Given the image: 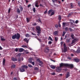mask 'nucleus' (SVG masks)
I'll return each mask as SVG.
<instances>
[{
	"instance_id": "1",
	"label": "nucleus",
	"mask_w": 80,
	"mask_h": 80,
	"mask_svg": "<svg viewBox=\"0 0 80 80\" xmlns=\"http://www.w3.org/2000/svg\"><path fill=\"white\" fill-rule=\"evenodd\" d=\"M20 38V34L18 33H17V34H15L12 37V38L13 39H15V38L16 39H19Z\"/></svg>"
},
{
	"instance_id": "2",
	"label": "nucleus",
	"mask_w": 80,
	"mask_h": 80,
	"mask_svg": "<svg viewBox=\"0 0 80 80\" xmlns=\"http://www.w3.org/2000/svg\"><path fill=\"white\" fill-rule=\"evenodd\" d=\"M36 28L37 33L40 35V33H41V28L39 26H37L36 27Z\"/></svg>"
},
{
	"instance_id": "3",
	"label": "nucleus",
	"mask_w": 80,
	"mask_h": 80,
	"mask_svg": "<svg viewBox=\"0 0 80 80\" xmlns=\"http://www.w3.org/2000/svg\"><path fill=\"white\" fill-rule=\"evenodd\" d=\"M63 47H64V50H63V52H66L67 51V47L66 46V44L65 43H64V45H63Z\"/></svg>"
},
{
	"instance_id": "4",
	"label": "nucleus",
	"mask_w": 80,
	"mask_h": 80,
	"mask_svg": "<svg viewBox=\"0 0 80 80\" xmlns=\"http://www.w3.org/2000/svg\"><path fill=\"white\" fill-rule=\"evenodd\" d=\"M67 67V64L61 63L60 64V67Z\"/></svg>"
},
{
	"instance_id": "5",
	"label": "nucleus",
	"mask_w": 80,
	"mask_h": 80,
	"mask_svg": "<svg viewBox=\"0 0 80 80\" xmlns=\"http://www.w3.org/2000/svg\"><path fill=\"white\" fill-rule=\"evenodd\" d=\"M70 67L71 68H73V65L72 64H67L66 67Z\"/></svg>"
},
{
	"instance_id": "6",
	"label": "nucleus",
	"mask_w": 80,
	"mask_h": 80,
	"mask_svg": "<svg viewBox=\"0 0 80 80\" xmlns=\"http://www.w3.org/2000/svg\"><path fill=\"white\" fill-rule=\"evenodd\" d=\"M70 72H68L66 75V78H68L69 77H70Z\"/></svg>"
},
{
	"instance_id": "7",
	"label": "nucleus",
	"mask_w": 80,
	"mask_h": 80,
	"mask_svg": "<svg viewBox=\"0 0 80 80\" xmlns=\"http://www.w3.org/2000/svg\"><path fill=\"white\" fill-rule=\"evenodd\" d=\"M11 60L13 62H15V61H17L18 60L17 59V58H14L13 57L12 58Z\"/></svg>"
},
{
	"instance_id": "8",
	"label": "nucleus",
	"mask_w": 80,
	"mask_h": 80,
	"mask_svg": "<svg viewBox=\"0 0 80 80\" xmlns=\"http://www.w3.org/2000/svg\"><path fill=\"white\" fill-rule=\"evenodd\" d=\"M20 70L21 72H25V69L23 68L22 67H21L20 68Z\"/></svg>"
},
{
	"instance_id": "9",
	"label": "nucleus",
	"mask_w": 80,
	"mask_h": 80,
	"mask_svg": "<svg viewBox=\"0 0 80 80\" xmlns=\"http://www.w3.org/2000/svg\"><path fill=\"white\" fill-rule=\"evenodd\" d=\"M77 39H74V40H72V42L71 43V44H73V43H75V42H77Z\"/></svg>"
},
{
	"instance_id": "10",
	"label": "nucleus",
	"mask_w": 80,
	"mask_h": 80,
	"mask_svg": "<svg viewBox=\"0 0 80 80\" xmlns=\"http://www.w3.org/2000/svg\"><path fill=\"white\" fill-rule=\"evenodd\" d=\"M61 70H62V69H61L60 68H58L56 69V71L57 72H60V71H61Z\"/></svg>"
},
{
	"instance_id": "11",
	"label": "nucleus",
	"mask_w": 80,
	"mask_h": 80,
	"mask_svg": "<svg viewBox=\"0 0 80 80\" xmlns=\"http://www.w3.org/2000/svg\"><path fill=\"white\" fill-rule=\"evenodd\" d=\"M22 68H26V69H27V68H28V66L26 65H22Z\"/></svg>"
},
{
	"instance_id": "12",
	"label": "nucleus",
	"mask_w": 80,
	"mask_h": 80,
	"mask_svg": "<svg viewBox=\"0 0 80 80\" xmlns=\"http://www.w3.org/2000/svg\"><path fill=\"white\" fill-rule=\"evenodd\" d=\"M50 67L51 68H52V69H55V66L53 65H51L50 66Z\"/></svg>"
},
{
	"instance_id": "13",
	"label": "nucleus",
	"mask_w": 80,
	"mask_h": 80,
	"mask_svg": "<svg viewBox=\"0 0 80 80\" xmlns=\"http://www.w3.org/2000/svg\"><path fill=\"white\" fill-rule=\"evenodd\" d=\"M70 8H72V9L73 8V3H71L70 4Z\"/></svg>"
},
{
	"instance_id": "14",
	"label": "nucleus",
	"mask_w": 80,
	"mask_h": 80,
	"mask_svg": "<svg viewBox=\"0 0 80 80\" xmlns=\"http://www.w3.org/2000/svg\"><path fill=\"white\" fill-rule=\"evenodd\" d=\"M28 39L27 38H25L23 39L24 41V42H26V43H28V41H29V40H28Z\"/></svg>"
},
{
	"instance_id": "15",
	"label": "nucleus",
	"mask_w": 80,
	"mask_h": 80,
	"mask_svg": "<svg viewBox=\"0 0 80 80\" xmlns=\"http://www.w3.org/2000/svg\"><path fill=\"white\" fill-rule=\"evenodd\" d=\"M17 12L18 13H19V14L20 13V9H19V8H18L17 9Z\"/></svg>"
},
{
	"instance_id": "16",
	"label": "nucleus",
	"mask_w": 80,
	"mask_h": 80,
	"mask_svg": "<svg viewBox=\"0 0 80 80\" xmlns=\"http://www.w3.org/2000/svg\"><path fill=\"white\" fill-rule=\"evenodd\" d=\"M58 31H55L53 32V34L54 35H58Z\"/></svg>"
},
{
	"instance_id": "17",
	"label": "nucleus",
	"mask_w": 80,
	"mask_h": 80,
	"mask_svg": "<svg viewBox=\"0 0 80 80\" xmlns=\"http://www.w3.org/2000/svg\"><path fill=\"white\" fill-rule=\"evenodd\" d=\"M58 19L59 21H61L62 18H61V16L60 15H59L58 16Z\"/></svg>"
},
{
	"instance_id": "18",
	"label": "nucleus",
	"mask_w": 80,
	"mask_h": 80,
	"mask_svg": "<svg viewBox=\"0 0 80 80\" xmlns=\"http://www.w3.org/2000/svg\"><path fill=\"white\" fill-rule=\"evenodd\" d=\"M5 58H3V61H2L3 65H5Z\"/></svg>"
},
{
	"instance_id": "19",
	"label": "nucleus",
	"mask_w": 80,
	"mask_h": 80,
	"mask_svg": "<svg viewBox=\"0 0 80 80\" xmlns=\"http://www.w3.org/2000/svg\"><path fill=\"white\" fill-rule=\"evenodd\" d=\"M53 11L52 9H50L48 12V15H50V13L52 12Z\"/></svg>"
},
{
	"instance_id": "20",
	"label": "nucleus",
	"mask_w": 80,
	"mask_h": 80,
	"mask_svg": "<svg viewBox=\"0 0 80 80\" xmlns=\"http://www.w3.org/2000/svg\"><path fill=\"white\" fill-rule=\"evenodd\" d=\"M73 14V12H71V13H69L68 14V17H71L72 16V15Z\"/></svg>"
},
{
	"instance_id": "21",
	"label": "nucleus",
	"mask_w": 80,
	"mask_h": 80,
	"mask_svg": "<svg viewBox=\"0 0 80 80\" xmlns=\"http://www.w3.org/2000/svg\"><path fill=\"white\" fill-rule=\"evenodd\" d=\"M23 51V49L22 48H20L19 49V52H22Z\"/></svg>"
},
{
	"instance_id": "22",
	"label": "nucleus",
	"mask_w": 80,
	"mask_h": 80,
	"mask_svg": "<svg viewBox=\"0 0 80 80\" xmlns=\"http://www.w3.org/2000/svg\"><path fill=\"white\" fill-rule=\"evenodd\" d=\"M16 67V65L15 64H13L11 66V68H15Z\"/></svg>"
},
{
	"instance_id": "23",
	"label": "nucleus",
	"mask_w": 80,
	"mask_h": 80,
	"mask_svg": "<svg viewBox=\"0 0 80 80\" xmlns=\"http://www.w3.org/2000/svg\"><path fill=\"white\" fill-rule=\"evenodd\" d=\"M77 53H79L80 52V48H78L76 51Z\"/></svg>"
},
{
	"instance_id": "24",
	"label": "nucleus",
	"mask_w": 80,
	"mask_h": 80,
	"mask_svg": "<svg viewBox=\"0 0 80 80\" xmlns=\"http://www.w3.org/2000/svg\"><path fill=\"white\" fill-rule=\"evenodd\" d=\"M53 3H57V1L58 0H52Z\"/></svg>"
},
{
	"instance_id": "25",
	"label": "nucleus",
	"mask_w": 80,
	"mask_h": 80,
	"mask_svg": "<svg viewBox=\"0 0 80 80\" xmlns=\"http://www.w3.org/2000/svg\"><path fill=\"white\" fill-rule=\"evenodd\" d=\"M74 60L76 62H79V59H74Z\"/></svg>"
},
{
	"instance_id": "26",
	"label": "nucleus",
	"mask_w": 80,
	"mask_h": 80,
	"mask_svg": "<svg viewBox=\"0 0 80 80\" xmlns=\"http://www.w3.org/2000/svg\"><path fill=\"white\" fill-rule=\"evenodd\" d=\"M71 38H72L73 39L74 38V35H73V34H72L71 35Z\"/></svg>"
},
{
	"instance_id": "27",
	"label": "nucleus",
	"mask_w": 80,
	"mask_h": 80,
	"mask_svg": "<svg viewBox=\"0 0 80 80\" xmlns=\"http://www.w3.org/2000/svg\"><path fill=\"white\" fill-rule=\"evenodd\" d=\"M48 40H50L51 41H53V39H52V37H51L49 36V39H48Z\"/></svg>"
},
{
	"instance_id": "28",
	"label": "nucleus",
	"mask_w": 80,
	"mask_h": 80,
	"mask_svg": "<svg viewBox=\"0 0 80 80\" xmlns=\"http://www.w3.org/2000/svg\"><path fill=\"white\" fill-rule=\"evenodd\" d=\"M70 40L69 39H67L66 40V42L68 43V42H69Z\"/></svg>"
},
{
	"instance_id": "29",
	"label": "nucleus",
	"mask_w": 80,
	"mask_h": 80,
	"mask_svg": "<svg viewBox=\"0 0 80 80\" xmlns=\"http://www.w3.org/2000/svg\"><path fill=\"white\" fill-rule=\"evenodd\" d=\"M46 50H48V51H46V53H48V52H49V49H48V48H46Z\"/></svg>"
},
{
	"instance_id": "30",
	"label": "nucleus",
	"mask_w": 80,
	"mask_h": 80,
	"mask_svg": "<svg viewBox=\"0 0 80 80\" xmlns=\"http://www.w3.org/2000/svg\"><path fill=\"white\" fill-rule=\"evenodd\" d=\"M26 19H27V22H30V20L29 18H26Z\"/></svg>"
},
{
	"instance_id": "31",
	"label": "nucleus",
	"mask_w": 80,
	"mask_h": 80,
	"mask_svg": "<svg viewBox=\"0 0 80 80\" xmlns=\"http://www.w3.org/2000/svg\"><path fill=\"white\" fill-rule=\"evenodd\" d=\"M26 37H30V35H29V34L28 33H27L26 34Z\"/></svg>"
},
{
	"instance_id": "32",
	"label": "nucleus",
	"mask_w": 80,
	"mask_h": 80,
	"mask_svg": "<svg viewBox=\"0 0 80 80\" xmlns=\"http://www.w3.org/2000/svg\"><path fill=\"white\" fill-rule=\"evenodd\" d=\"M66 33V32H63V34H62V37H64V35H65V34Z\"/></svg>"
},
{
	"instance_id": "33",
	"label": "nucleus",
	"mask_w": 80,
	"mask_h": 80,
	"mask_svg": "<svg viewBox=\"0 0 80 80\" xmlns=\"http://www.w3.org/2000/svg\"><path fill=\"white\" fill-rule=\"evenodd\" d=\"M1 41H5V39L3 38H2V37H1Z\"/></svg>"
},
{
	"instance_id": "34",
	"label": "nucleus",
	"mask_w": 80,
	"mask_h": 80,
	"mask_svg": "<svg viewBox=\"0 0 80 80\" xmlns=\"http://www.w3.org/2000/svg\"><path fill=\"white\" fill-rule=\"evenodd\" d=\"M55 41H57L58 40V37H55Z\"/></svg>"
},
{
	"instance_id": "35",
	"label": "nucleus",
	"mask_w": 80,
	"mask_h": 80,
	"mask_svg": "<svg viewBox=\"0 0 80 80\" xmlns=\"http://www.w3.org/2000/svg\"><path fill=\"white\" fill-rule=\"evenodd\" d=\"M22 47L23 48H27V46L25 45H22Z\"/></svg>"
},
{
	"instance_id": "36",
	"label": "nucleus",
	"mask_w": 80,
	"mask_h": 80,
	"mask_svg": "<svg viewBox=\"0 0 80 80\" xmlns=\"http://www.w3.org/2000/svg\"><path fill=\"white\" fill-rule=\"evenodd\" d=\"M67 25V24H66V23H65V22L62 23V25L63 26H64V27H65V25Z\"/></svg>"
},
{
	"instance_id": "37",
	"label": "nucleus",
	"mask_w": 80,
	"mask_h": 80,
	"mask_svg": "<svg viewBox=\"0 0 80 80\" xmlns=\"http://www.w3.org/2000/svg\"><path fill=\"white\" fill-rule=\"evenodd\" d=\"M28 66L29 67H30V68H32V67H33L32 65L30 64H28Z\"/></svg>"
},
{
	"instance_id": "38",
	"label": "nucleus",
	"mask_w": 80,
	"mask_h": 80,
	"mask_svg": "<svg viewBox=\"0 0 80 80\" xmlns=\"http://www.w3.org/2000/svg\"><path fill=\"white\" fill-rule=\"evenodd\" d=\"M55 28H57L58 27V24H55Z\"/></svg>"
},
{
	"instance_id": "39",
	"label": "nucleus",
	"mask_w": 80,
	"mask_h": 80,
	"mask_svg": "<svg viewBox=\"0 0 80 80\" xmlns=\"http://www.w3.org/2000/svg\"><path fill=\"white\" fill-rule=\"evenodd\" d=\"M54 13H55V12H52L51 13L50 16H52V15H54Z\"/></svg>"
},
{
	"instance_id": "40",
	"label": "nucleus",
	"mask_w": 80,
	"mask_h": 80,
	"mask_svg": "<svg viewBox=\"0 0 80 80\" xmlns=\"http://www.w3.org/2000/svg\"><path fill=\"white\" fill-rule=\"evenodd\" d=\"M37 24L36 23H34L32 24V26H36L37 25Z\"/></svg>"
},
{
	"instance_id": "41",
	"label": "nucleus",
	"mask_w": 80,
	"mask_h": 80,
	"mask_svg": "<svg viewBox=\"0 0 80 80\" xmlns=\"http://www.w3.org/2000/svg\"><path fill=\"white\" fill-rule=\"evenodd\" d=\"M34 70H38V68L37 67H35L34 68Z\"/></svg>"
},
{
	"instance_id": "42",
	"label": "nucleus",
	"mask_w": 80,
	"mask_h": 80,
	"mask_svg": "<svg viewBox=\"0 0 80 80\" xmlns=\"http://www.w3.org/2000/svg\"><path fill=\"white\" fill-rule=\"evenodd\" d=\"M20 9L21 11H22V10H23V7H20Z\"/></svg>"
},
{
	"instance_id": "43",
	"label": "nucleus",
	"mask_w": 80,
	"mask_h": 80,
	"mask_svg": "<svg viewBox=\"0 0 80 80\" xmlns=\"http://www.w3.org/2000/svg\"><path fill=\"white\" fill-rule=\"evenodd\" d=\"M11 10V9H10V8H9L8 10V13H10V12Z\"/></svg>"
},
{
	"instance_id": "44",
	"label": "nucleus",
	"mask_w": 80,
	"mask_h": 80,
	"mask_svg": "<svg viewBox=\"0 0 80 80\" xmlns=\"http://www.w3.org/2000/svg\"><path fill=\"white\" fill-rule=\"evenodd\" d=\"M70 22H73L74 23H75V21L74 20H73L72 19H71L70 20Z\"/></svg>"
},
{
	"instance_id": "45",
	"label": "nucleus",
	"mask_w": 80,
	"mask_h": 80,
	"mask_svg": "<svg viewBox=\"0 0 80 80\" xmlns=\"http://www.w3.org/2000/svg\"><path fill=\"white\" fill-rule=\"evenodd\" d=\"M33 11L34 12H35L36 11V9H35V8H33Z\"/></svg>"
},
{
	"instance_id": "46",
	"label": "nucleus",
	"mask_w": 80,
	"mask_h": 80,
	"mask_svg": "<svg viewBox=\"0 0 80 80\" xmlns=\"http://www.w3.org/2000/svg\"><path fill=\"white\" fill-rule=\"evenodd\" d=\"M39 63H41V64H42V65H43V62L42 61H40L39 62Z\"/></svg>"
},
{
	"instance_id": "47",
	"label": "nucleus",
	"mask_w": 80,
	"mask_h": 80,
	"mask_svg": "<svg viewBox=\"0 0 80 80\" xmlns=\"http://www.w3.org/2000/svg\"><path fill=\"white\" fill-rule=\"evenodd\" d=\"M70 23H71V26H73L74 24H73V22H71Z\"/></svg>"
},
{
	"instance_id": "48",
	"label": "nucleus",
	"mask_w": 80,
	"mask_h": 80,
	"mask_svg": "<svg viewBox=\"0 0 80 80\" xmlns=\"http://www.w3.org/2000/svg\"><path fill=\"white\" fill-rule=\"evenodd\" d=\"M47 13V10H46L44 12V14H46V13Z\"/></svg>"
},
{
	"instance_id": "49",
	"label": "nucleus",
	"mask_w": 80,
	"mask_h": 80,
	"mask_svg": "<svg viewBox=\"0 0 80 80\" xmlns=\"http://www.w3.org/2000/svg\"><path fill=\"white\" fill-rule=\"evenodd\" d=\"M29 62L30 63H31V62H32V60H31L30 59V58H29Z\"/></svg>"
},
{
	"instance_id": "50",
	"label": "nucleus",
	"mask_w": 80,
	"mask_h": 80,
	"mask_svg": "<svg viewBox=\"0 0 80 80\" xmlns=\"http://www.w3.org/2000/svg\"><path fill=\"white\" fill-rule=\"evenodd\" d=\"M37 61L38 62H39L40 61V60L38 58L37 59Z\"/></svg>"
},
{
	"instance_id": "51",
	"label": "nucleus",
	"mask_w": 80,
	"mask_h": 80,
	"mask_svg": "<svg viewBox=\"0 0 80 80\" xmlns=\"http://www.w3.org/2000/svg\"><path fill=\"white\" fill-rule=\"evenodd\" d=\"M51 75H55V72H53L51 73Z\"/></svg>"
},
{
	"instance_id": "52",
	"label": "nucleus",
	"mask_w": 80,
	"mask_h": 80,
	"mask_svg": "<svg viewBox=\"0 0 80 80\" xmlns=\"http://www.w3.org/2000/svg\"><path fill=\"white\" fill-rule=\"evenodd\" d=\"M38 2H36L35 3V5H38Z\"/></svg>"
},
{
	"instance_id": "53",
	"label": "nucleus",
	"mask_w": 80,
	"mask_h": 80,
	"mask_svg": "<svg viewBox=\"0 0 80 80\" xmlns=\"http://www.w3.org/2000/svg\"><path fill=\"white\" fill-rule=\"evenodd\" d=\"M69 30L70 31H72V30H73L72 29V28H69Z\"/></svg>"
},
{
	"instance_id": "54",
	"label": "nucleus",
	"mask_w": 80,
	"mask_h": 80,
	"mask_svg": "<svg viewBox=\"0 0 80 80\" xmlns=\"http://www.w3.org/2000/svg\"><path fill=\"white\" fill-rule=\"evenodd\" d=\"M21 60V59H20V58H18V61H19V62H20Z\"/></svg>"
},
{
	"instance_id": "55",
	"label": "nucleus",
	"mask_w": 80,
	"mask_h": 80,
	"mask_svg": "<svg viewBox=\"0 0 80 80\" xmlns=\"http://www.w3.org/2000/svg\"><path fill=\"white\" fill-rule=\"evenodd\" d=\"M78 23V21L77 20L75 21V23L77 24Z\"/></svg>"
},
{
	"instance_id": "56",
	"label": "nucleus",
	"mask_w": 80,
	"mask_h": 80,
	"mask_svg": "<svg viewBox=\"0 0 80 80\" xmlns=\"http://www.w3.org/2000/svg\"><path fill=\"white\" fill-rule=\"evenodd\" d=\"M58 26L59 27H61V25L60 24V23H59Z\"/></svg>"
},
{
	"instance_id": "57",
	"label": "nucleus",
	"mask_w": 80,
	"mask_h": 80,
	"mask_svg": "<svg viewBox=\"0 0 80 80\" xmlns=\"http://www.w3.org/2000/svg\"><path fill=\"white\" fill-rule=\"evenodd\" d=\"M35 6L36 7H39V5H38L35 4Z\"/></svg>"
},
{
	"instance_id": "58",
	"label": "nucleus",
	"mask_w": 80,
	"mask_h": 80,
	"mask_svg": "<svg viewBox=\"0 0 80 80\" xmlns=\"http://www.w3.org/2000/svg\"><path fill=\"white\" fill-rule=\"evenodd\" d=\"M18 48H16L15 49V51H16V52H18Z\"/></svg>"
},
{
	"instance_id": "59",
	"label": "nucleus",
	"mask_w": 80,
	"mask_h": 80,
	"mask_svg": "<svg viewBox=\"0 0 80 80\" xmlns=\"http://www.w3.org/2000/svg\"><path fill=\"white\" fill-rule=\"evenodd\" d=\"M65 30H66L67 31L68 30V28L67 27L65 28Z\"/></svg>"
},
{
	"instance_id": "60",
	"label": "nucleus",
	"mask_w": 80,
	"mask_h": 80,
	"mask_svg": "<svg viewBox=\"0 0 80 80\" xmlns=\"http://www.w3.org/2000/svg\"><path fill=\"white\" fill-rule=\"evenodd\" d=\"M52 42L51 41H49V42H48V43H49V44H52Z\"/></svg>"
},
{
	"instance_id": "61",
	"label": "nucleus",
	"mask_w": 80,
	"mask_h": 80,
	"mask_svg": "<svg viewBox=\"0 0 80 80\" xmlns=\"http://www.w3.org/2000/svg\"><path fill=\"white\" fill-rule=\"evenodd\" d=\"M32 34L33 35H36V34H35V33H33V32L32 33Z\"/></svg>"
},
{
	"instance_id": "62",
	"label": "nucleus",
	"mask_w": 80,
	"mask_h": 80,
	"mask_svg": "<svg viewBox=\"0 0 80 80\" xmlns=\"http://www.w3.org/2000/svg\"><path fill=\"white\" fill-rule=\"evenodd\" d=\"M31 6V5L30 4H29L28 6V8H29V7H30Z\"/></svg>"
},
{
	"instance_id": "63",
	"label": "nucleus",
	"mask_w": 80,
	"mask_h": 80,
	"mask_svg": "<svg viewBox=\"0 0 80 80\" xmlns=\"http://www.w3.org/2000/svg\"><path fill=\"white\" fill-rule=\"evenodd\" d=\"M32 65H35V62H32Z\"/></svg>"
},
{
	"instance_id": "64",
	"label": "nucleus",
	"mask_w": 80,
	"mask_h": 80,
	"mask_svg": "<svg viewBox=\"0 0 80 80\" xmlns=\"http://www.w3.org/2000/svg\"><path fill=\"white\" fill-rule=\"evenodd\" d=\"M13 80H17V79L16 78H13Z\"/></svg>"
}]
</instances>
